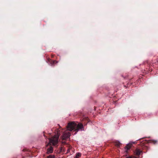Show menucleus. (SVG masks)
Masks as SVG:
<instances>
[{
	"instance_id": "obj_6",
	"label": "nucleus",
	"mask_w": 158,
	"mask_h": 158,
	"mask_svg": "<svg viewBox=\"0 0 158 158\" xmlns=\"http://www.w3.org/2000/svg\"><path fill=\"white\" fill-rule=\"evenodd\" d=\"M53 151V148L52 147H50L48 149L47 153L49 154L52 153Z\"/></svg>"
},
{
	"instance_id": "obj_2",
	"label": "nucleus",
	"mask_w": 158,
	"mask_h": 158,
	"mask_svg": "<svg viewBox=\"0 0 158 158\" xmlns=\"http://www.w3.org/2000/svg\"><path fill=\"white\" fill-rule=\"evenodd\" d=\"M59 136L55 135L51 138L49 139V143L51 145H56L58 143Z\"/></svg>"
},
{
	"instance_id": "obj_4",
	"label": "nucleus",
	"mask_w": 158,
	"mask_h": 158,
	"mask_svg": "<svg viewBox=\"0 0 158 158\" xmlns=\"http://www.w3.org/2000/svg\"><path fill=\"white\" fill-rule=\"evenodd\" d=\"M135 143V142H130L129 143L127 144V146H126L125 148L127 149L126 152H127V151L129 149L131 148L132 144Z\"/></svg>"
},
{
	"instance_id": "obj_10",
	"label": "nucleus",
	"mask_w": 158,
	"mask_h": 158,
	"mask_svg": "<svg viewBox=\"0 0 158 158\" xmlns=\"http://www.w3.org/2000/svg\"><path fill=\"white\" fill-rule=\"evenodd\" d=\"M126 158H132L131 157H127Z\"/></svg>"
},
{
	"instance_id": "obj_7",
	"label": "nucleus",
	"mask_w": 158,
	"mask_h": 158,
	"mask_svg": "<svg viewBox=\"0 0 158 158\" xmlns=\"http://www.w3.org/2000/svg\"><path fill=\"white\" fill-rule=\"evenodd\" d=\"M81 154L79 153H77L76 154V156L75 158H79V157L81 156Z\"/></svg>"
},
{
	"instance_id": "obj_3",
	"label": "nucleus",
	"mask_w": 158,
	"mask_h": 158,
	"mask_svg": "<svg viewBox=\"0 0 158 158\" xmlns=\"http://www.w3.org/2000/svg\"><path fill=\"white\" fill-rule=\"evenodd\" d=\"M70 135V133L67 130L61 136V139L62 140H65L69 138Z\"/></svg>"
},
{
	"instance_id": "obj_5",
	"label": "nucleus",
	"mask_w": 158,
	"mask_h": 158,
	"mask_svg": "<svg viewBox=\"0 0 158 158\" xmlns=\"http://www.w3.org/2000/svg\"><path fill=\"white\" fill-rule=\"evenodd\" d=\"M141 152V151H140L139 149L137 148L136 149L135 153L136 155L139 156L140 155Z\"/></svg>"
},
{
	"instance_id": "obj_1",
	"label": "nucleus",
	"mask_w": 158,
	"mask_h": 158,
	"mask_svg": "<svg viewBox=\"0 0 158 158\" xmlns=\"http://www.w3.org/2000/svg\"><path fill=\"white\" fill-rule=\"evenodd\" d=\"M67 130L72 131L74 130L76 132L81 131H83V127L82 124L79 123L77 125L75 122L69 123L67 126Z\"/></svg>"
},
{
	"instance_id": "obj_8",
	"label": "nucleus",
	"mask_w": 158,
	"mask_h": 158,
	"mask_svg": "<svg viewBox=\"0 0 158 158\" xmlns=\"http://www.w3.org/2000/svg\"><path fill=\"white\" fill-rule=\"evenodd\" d=\"M55 156L54 155H50L47 158H54Z\"/></svg>"
},
{
	"instance_id": "obj_9",
	"label": "nucleus",
	"mask_w": 158,
	"mask_h": 158,
	"mask_svg": "<svg viewBox=\"0 0 158 158\" xmlns=\"http://www.w3.org/2000/svg\"><path fill=\"white\" fill-rule=\"evenodd\" d=\"M153 143L154 144L156 143H157V141H153Z\"/></svg>"
},
{
	"instance_id": "obj_11",
	"label": "nucleus",
	"mask_w": 158,
	"mask_h": 158,
	"mask_svg": "<svg viewBox=\"0 0 158 158\" xmlns=\"http://www.w3.org/2000/svg\"><path fill=\"white\" fill-rule=\"evenodd\" d=\"M55 62H56V61H54L53 62V63H54Z\"/></svg>"
}]
</instances>
